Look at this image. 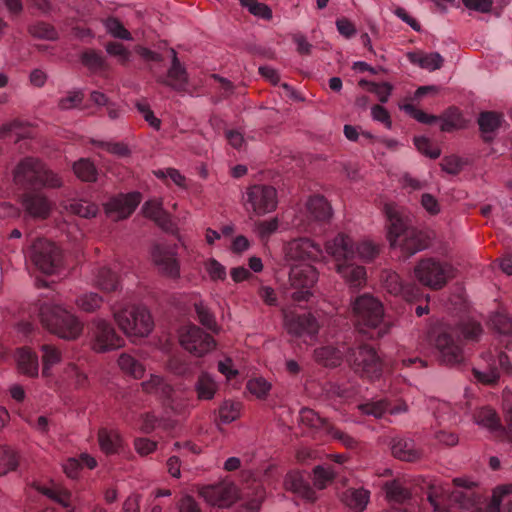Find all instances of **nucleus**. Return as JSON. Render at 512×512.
I'll return each mask as SVG.
<instances>
[{"instance_id": "57", "label": "nucleus", "mask_w": 512, "mask_h": 512, "mask_svg": "<svg viewBox=\"0 0 512 512\" xmlns=\"http://www.w3.org/2000/svg\"><path fill=\"white\" fill-rule=\"evenodd\" d=\"M154 175L163 181L170 179L179 187L185 186L186 178L175 168L158 169L154 171Z\"/></svg>"}, {"instance_id": "31", "label": "nucleus", "mask_w": 512, "mask_h": 512, "mask_svg": "<svg viewBox=\"0 0 512 512\" xmlns=\"http://www.w3.org/2000/svg\"><path fill=\"white\" fill-rule=\"evenodd\" d=\"M94 284L104 292H112L119 288L120 281L115 271L103 266L97 270Z\"/></svg>"}, {"instance_id": "7", "label": "nucleus", "mask_w": 512, "mask_h": 512, "mask_svg": "<svg viewBox=\"0 0 512 512\" xmlns=\"http://www.w3.org/2000/svg\"><path fill=\"white\" fill-rule=\"evenodd\" d=\"M453 484L454 490H451L448 484L443 486L434 482L429 485L427 499L434 512H448L452 503H458L462 508L473 505L474 496L471 489L474 483L455 478Z\"/></svg>"}, {"instance_id": "50", "label": "nucleus", "mask_w": 512, "mask_h": 512, "mask_svg": "<svg viewBox=\"0 0 512 512\" xmlns=\"http://www.w3.org/2000/svg\"><path fill=\"white\" fill-rule=\"evenodd\" d=\"M103 303V298L97 293H85L80 295L77 300V306L88 313L94 312L97 310Z\"/></svg>"}, {"instance_id": "22", "label": "nucleus", "mask_w": 512, "mask_h": 512, "mask_svg": "<svg viewBox=\"0 0 512 512\" xmlns=\"http://www.w3.org/2000/svg\"><path fill=\"white\" fill-rule=\"evenodd\" d=\"M172 55L171 66L165 75L156 78L157 83L170 87L177 92H185L188 87V73L177 57L176 51L170 49Z\"/></svg>"}, {"instance_id": "32", "label": "nucleus", "mask_w": 512, "mask_h": 512, "mask_svg": "<svg viewBox=\"0 0 512 512\" xmlns=\"http://www.w3.org/2000/svg\"><path fill=\"white\" fill-rule=\"evenodd\" d=\"M218 386L213 377L207 372H201L194 384V390L199 400H211L217 392Z\"/></svg>"}, {"instance_id": "5", "label": "nucleus", "mask_w": 512, "mask_h": 512, "mask_svg": "<svg viewBox=\"0 0 512 512\" xmlns=\"http://www.w3.org/2000/svg\"><path fill=\"white\" fill-rule=\"evenodd\" d=\"M15 184L26 191L42 188H60L63 184L61 177L49 169L44 162L37 158L22 159L13 170Z\"/></svg>"}, {"instance_id": "33", "label": "nucleus", "mask_w": 512, "mask_h": 512, "mask_svg": "<svg viewBox=\"0 0 512 512\" xmlns=\"http://www.w3.org/2000/svg\"><path fill=\"white\" fill-rule=\"evenodd\" d=\"M407 57L411 63L431 71L440 69L444 61L442 56L436 52L429 54L423 52H410Z\"/></svg>"}, {"instance_id": "24", "label": "nucleus", "mask_w": 512, "mask_h": 512, "mask_svg": "<svg viewBox=\"0 0 512 512\" xmlns=\"http://www.w3.org/2000/svg\"><path fill=\"white\" fill-rule=\"evenodd\" d=\"M24 211L32 218L45 219L49 216L51 205L47 197L38 190H28L21 195Z\"/></svg>"}, {"instance_id": "59", "label": "nucleus", "mask_w": 512, "mask_h": 512, "mask_svg": "<svg viewBox=\"0 0 512 512\" xmlns=\"http://www.w3.org/2000/svg\"><path fill=\"white\" fill-rule=\"evenodd\" d=\"M205 269L207 273L209 274L211 280L218 281V280H225L227 273L226 268L218 262L214 258H210L205 262Z\"/></svg>"}, {"instance_id": "16", "label": "nucleus", "mask_w": 512, "mask_h": 512, "mask_svg": "<svg viewBox=\"0 0 512 512\" xmlns=\"http://www.w3.org/2000/svg\"><path fill=\"white\" fill-rule=\"evenodd\" d=\"M182 347L191 354L202 357L215 348L214 338L196 325L184 327L180 333Z\"/></svg>"}, {"instance_id": "38", "label": "nucleus", "mask_w": 512, "mask_h": 512, "mask_svg": "<svg viewBox=\"0 0 512 512\" xmlns=\"http://www.w3.org/2000/svg\"><path fill=\"white\" fill-rule=\"evenodd\" d=\"M37 490L47 496L48 498L54 500L65 508L71 507L72 495L69 491L61 489L55 485L45 486V485H37Z\"/></svg>"}, {"instance_id": "41", "label": "nucleus", "mask_w": 512, "mask_h": 512, "mask_svg": "<svg viewBox=\"0 0 512 512\" xmlns=\"http://www.w3.org/2000/svg\"><path fill=\"white\" fill-rule=\"evenodd\" d=\"M389 400L386 398L377 400H368L358 405V409L362 414L381 418L387 413Z\"/></svg>"}, {"instance_id": "35", "label": "nucleus", "mask_w": 512, "mask_h": 512, "mask_svg": "<svg viewBox=\"0 0 512 512\" xmlns=\"http://www.w3.org/2000/svg\"><path fill=\"white\" fill-rule=\"evenodd\" d=\"M369 497L370 493L366 489H349L344 493L343 501L355 512H362L368 504Z\"/></svg>"}, {"instance_id": "26", "label": "nucleus", "mask_w": 512, "mask_h": 512, "mask_svg": "<svg viewBox=\"0 0 512 512\" xmlns=\"http://www.w3.org/2000/svg\"><path fill=\"white\" fill-rule=\"evenodd\" d=\"M284 486L287 490L313 501L316 498L314 489L310 486L305 475L299 471H290L285 476Z\"/></svg>"}, {"instance_id": "37", "label": "nucleus", "mask_w": 512, "mask_h": 512, "mask_svg": "<svg viewBox=\"0 0 512 512\" xmlns=\"http://www.w3.org/2000/svg\"><path fill=\"white\" fill-rule=\"evenodd\" d=\"M65 209L82 218H92L98 213V206L85 199H73L65 205Z\"/></svg>"}, {"instance_id": "30", "label": "nucleus", "mask_w": 512, "mask_h": 512, "mask_svg": "<svg viewBox=\"0 0 512 512\" xmlns=\"http://www.w3.org/2000/svg\"><path fill=\"white\" fill-rule=\"evenodd\" d=\"M17 364L19 370L30 376L35 377L38 375L39 362L38 356L30 348L23 347L17 350Z\"/></svg>"}, {"instance_id": "64", "label": "nucleus", "mask_w": 512, "mask_h": 512, "mask_svg": "<svg viewBox=\"0 0 512 512\" xmlns=\"http://www.w3.org/2000/svg\"><path fill=\"white\" fill-rule=\"evenodd\" d=\"M83 99L84 95L81 91L69 92L68 95L59 99L58 106L62 110H69L80 105Z\"/></svg>"}, {"instance_id": "19", "label": "nucleus", "mask_w": 512, "mask_h": 512, "mask_svg": "<svg viewBox=\"0 0 512 512\" xmlns=\"http://www.w3.org/2000/svg\"><path fill=\"white\" fill-rule=\"evenodd\" d=\"M284 253L290 261H317L322 257V249L318 243L309 238L300 237L287 242Z\"/></svg>"}, {"instance_id": "13", "label": "nucleus", "mask_w": 512, "mask_h": 512, "mask_svg": "<svg viewBox=\"0 0 512 512\" xmlns=\"http://www.w3.org/2000/svg\"><path fill=\"white\" fill-rule=\"evenodd\" d=\"M287 332L295 340L310 344L319 331V323L311 313H288L285 315Z\"/></svg>"}, {"instance_id": "15", "label": "nucleus", "mask_w": 512, "mask_h": 512, "mask_svg": "<svg viewBox=\"0 0 512 512\" xmlns=\"http://www.w3.org/2000/svg\"><path fill=\"white\" fill-rule=\"evenodd\" d=\"M289 281L295 289L292 298L296 302L307 301L311 296L310 289L317 281V271L312 265L301 264L291 267Z\"/></svg>"}, {"instance_id": "36", "label": "nucleus", "mask_w": 512, "mask_h": 512, "mask_svg": "<svg viewBox=\"0 0 512 512\" xmlns=\"http://www.w3.org/2000/svg\"><path fill=\"white\" fill-rule=\"evenodd\" d=\"M98 441L101 450L106 454H114L122 446V440L118 432L102 428L98 432Z\"/></svg>"}, {"instance_id": "17", "label": "nucleus", "mask_w": 512, "mask_h": 512, "mask_svg": "<svg viewBox=\"0 0 512 512\" xmlns=\"http://www.w3.org/2000/svg\"><path fill=\"white\" fill-rule=\"evenodd\" d=\"M151 257L161 275L174 280L180 277V262L175 246L156 243L152 246Z\"/></svg>"}, {"instance_id": "39", "label": "nucleus", "mask_w": 512, "mask_h": 512, "mask_svg": "<svg viewBox=\"0 0 512 512\" xmlns=\"http://www.w3.org/2000/svg\"><path fill=\"white\" fill-rule=\"evenodd\" d=\"M118 365L125 374L135 379L141 378L144 375L145 368L143 364L130 354L122 353L119 356Z\"/></svg>"}, {"instance_id": "3", "label": "nucleus", "mask_w": 512, "mask_h": 512, "mask_svg": "<svg viewBox=\"0 0 512 512\" xmlns=\"http://www.w3.org/2000/svg\"><path fill=\"white\" fill-rule=\"evenodd\" d=\"M384 211L388 225L387 237L392 247H399L407 257L428 247L427 234L410 227L395 207L387 204Z\"/></svg>"}, {"instance_id": "58", "label": "nucleus", "mask_w": 512, "mask_h": 512, "mask_svg": "<svg viewBox=\"0 0 512 512\" xmlns=\"http://www.w3.org/2000/svg\"><path fill=\"white\" fill-rule=\"evenodd\" d=\"M334 473L330 469L322 466H316L313 470V482L318 489H323L334 478Z\"/></svg>"}, {"instance_id": "48", "label": "nucleus", "mask_w": 512, "mask_h": 512, "mask_svg": "<svg viewBox=\"0 0 512 512\" xmlns=\"http://www.w3.org/2000/svg\"><path fill=\"white\" fill-rule=\"evenodd\" d=\"M241 403L238 401L226 400L219 408V417L224 423H231L239 418Z\"/></svg>"}, {"instance_id": "61", "label": "nucleus", "mask_w": 512, "mask_h": 512, "mask_svg": "<svg viewBox=\"0 0 512 512\" xmlns=\"http://www.w3.org/2000/svg\"><path fill=\"white\" fill-rule=\"evenodd\" d=\"M512 494V484L498 486L492 496L489 509L491 512H499L501 503L505 496Z\"/></svg>"}, {"instance_id": "11", "label": "nucleus", "mask_w": 512, "mask_h": 512, "mask_svg": "<svg viewBox=\"0 0 512 512\" xmlns=\"http://www.w3.org/2000/svg\"><path fill=\"white\" fill-rule=\"evenodd\" d=\"M414 275L424 286L433 290L443 288L453 278V267L435 258H423L414 267Z\"/></svg>"}, {"instance_id": "51", "label": "nucleus", "mask_w": 512, "mask_h": 512, "mask_svg": "<svg viewBox=\"0 0 512 512\" xmlns=\"http://www.w3.org/2000/svg\"><path fill=\"white\" fill-rule=\"evenodd\" d=\"M441 130L443 132H451L461 126L462 116L460 111L455 107H450L441 117Z\"/></svg>"}, {"instance_id": "49", "label": "nucleus", "mask_w": 512, "mask_h": 512, "mask_svg": "<svg viewBox=\"0 0 512 512\" xmlns=\"http://www.w3.org/2000/svg\"><path fill=\"white\" fill-rule=\"evenodd\" d=\"M489 324L498 334L505 337L512 336V321L508 316L496 313L490 318Z\"/></svg>"}, {"instance_id": "46", "label": "nucleus", "mask_w": 512, "mask_h": 512, "mask_svg": "<svg viewBox=\"0 0 512 512\" xmlns=\"http://www.w3.org/2000/svg\"><path fill=\"white\" fill-rule=\"evenodd\" d=\"M43 369L42 374L44 377L50 376V368L61 360L60 351L50 344H44L41 347Z\"/></svg>"}, {"instance_id": "25", "label": "nucleus", "mask_w": 512, "mask_h": 512, "mask_svg": "<svg viewBox=\"0 0 512 512\" xmlns=\"http://www.w3.org/2000/svg\"><path fill=\"white\" fill-rule=\"evenodd\" d=\"M487 371L473 369L475 379L483 384H495L500 378V372L511 373L512 367L509 357L505 352H499L497 357L491 359Z\"/></svg>"}, {"instance_id": "45", "label": "nucleus", "mask_w": 512, "mask_h": 512, "mask_svg": "<svg viewBox=\"0 0 512 512\" xmlns=\"http://www.w3.org/2000/svg\"><path fill=\"white\" fill-rule=\"evenodd\" d=\"M194 309L199 322L205 328L212 332L218 331V325L216 323L215 316L203 301L196 302L194 304Z\"/></svg>"}, {"instance_id": "2", "label": "nucleus", "mask_w": 512, "mask_h": 512, "mask_svg": "<svg viewBox=\"0 0 512 512\" xmlns=\"http://www.w3.org/2000/svg\"><path fill=\"white\" fill-rule=\"evenodd\" d=\"M482 333L483 328L479 322L468 320L459 328L445 326L434 329L430 335V341L437 349L442 363L456 365L464 360L461 335L467 341L477 342Z\"/></svg>"}, {"instance_id": "9", "label": "nucleus", "mask_w": 512, "mask_h": 512, "mask_svg": "<svg viewBox=\"0 0 512 512\" xmlns=\"http://www.w3.org/2000/svg\"><path fill=\"white\" fill-rule=\"evenodd\" d=\"M113 315L119 328L131 338L147 337L154 327L149 311L143 306L114 307Z\"/></svg>"}, {"instance_id": "43", "label": "nucleus", "mask_w": 512, "mask_h": 512, "mask_svg": "<svg viewBox=\"0 0 512 512\" xmlns=\"http://www.w3.org/2000/svg\"><path fill=\"white\" fill-rule=\"evenodd\" d=\"M75 175L86 182H94L97 179V168L95 164L86 158H81L73 165Z\"/></svg>"}, {"instance_id": "20", "label": "nucleus", "mask_w": 512, "mask_h": 512, "mask_svg": "<svg viewBox=\"0 0 512 512\" xmlns=\"http://www.w3.org/2000/svg\"><path fill=\"white\" fill-rule=\"evenodd\" d=\"M141 201L139 192L120 194L112 197L105 205V212L108 217L118 221L129 217Z\"/></svg>"}, {"instance_id": "63", "label": "nucleus", "mask_w": 512, "mask_h": 512, "mask_svg": "<svg viewBox=\"0 0 512 512\" xmlns=\"http://www.w3.org/2000/svg\"><path fill=\"white\" fill-rule=\"evenodd\" d=\"M257 232L262 240L268 239L279 227L278 218L263 220L256 223Z\"/></svg>"}, {"instance_id": "10", "label": "nucleus", "mask_w": 512, "mask_h": 512, "mask_svg": "<svg viewBox=\"0 0 512 512\" xmlns=\"http://www.w3.org/2000/svg\"><path fill=\"white\" fill-rule=\"evenodd\" d=\"M25 256L37 270L47 275L56 273L63 263L60 247L45 238L36 239Z\"/></svg>"}, {"instance_id": "56", "label": "nucleus", "mask_w": 512, "mask_h": 512, "mask_svg": "<svg viewBox=\"0 0 512 512\" xmlns=\"http://www.w3.org/2000/svg\"><path fill=\"white\" fill-rule=\"evenodd\" d=\"M414 144L419 152L430 157L431 159H436L441 154L440 149L434 146L433 143L424 136L415 137Z\"/></svg>"}, {"instance_id": "23", "label": "nucleus", "mask_w": 512, "mask_h": 512, "mask_svg": "<svg viewBox=\"0 0 512 512\" xmlns=\"http://www.w3.org/2000/svg\"><path fill=\"white\" fill-rule=\"evenodd\" d=\"M384 287L388 293L400 296L408 302L417 301L421 295V289L414 283H405L395 272H387L384 277Z\"/></svg>"}, {"instance_id": "6", "label": "nucleus", "mask_w": 512, "mask_h": 512, "mask_svg": "<svg viewBox=\"0 0 512 512\" xmlns=\"http://www.w3.org/2000/svg\"><path fill=\"white\" fill-rule=\"evenodd\" d=\"M352 335L354 332L345 336L343 341V348L347 349V362L360 377L369 381L380 379L385 366L383 360L372 346L352 342Z\"/></svg>"}, {"instance_id": "21", "label": "nucleus", "mask_w": 512, "mask_h": 512, "mask_svg": "<svg viewBox=\"0 0 512 512\" xmlns=\"http://www.w3.org/2000/svg\"><path fill=\"white\" fill-rule=\"evenodd\" d=\"M207 503L218 507H229L237 499V487L233 483L221 482L200 490Z\"/></svg>"}, {"instance_id": "29", "label": "nucleus", "mask_w": 512, "mask_h": 512, "mask_svg": "<svg viewBox=\"0 0 512 512\" xmlns=\"http://www.w3.org/2000/svg\"><path fill=\"white\" fill-rule=\"evenodd\" d=\"M308 217L318 222L330 219L332 210L327 200L320 195L310 197L306 205Z\"/></svg>"}, {"instance_id": "14", "label": "nucleus", "mask_w": 512, "mask_h": 512, "mask_svg": "<svg viewBox=\"0 0 512 512\" xmlns=\"http://www.w3.org/2000/svg\"><path fill=\"white\" fill-rule=\"evenodd\" d=\"M92 348L96 352H107L118 349L124 345V339L120 337L114 327L104 319H94L90 324Z\"/></svg>"}, {"instance_id": "1", "label": "nucleus", "mask_w": 512, "mask_h": 512, "mask_svg": "<svg viewBox=\"0 0 512 512\" xmlns=\"http://www.w3.org/2000/svg\"><path fill=\"white\" fill-rule=\"evenodd\" d=\"M326 251L334 258L337 272L352 288H359L366 282V270L356 263V259L370 261L378 254V248L372 242L362 241L355 245L343 233L326 243Z\"/></svg>"}, {"instance_id": "54", "label": "nucleus", "mask_w": 512, "mask_h": 512, "mask_svg": "<svg viewBox=\"0 0 512 512\" xmlns=\"http://www.w3.org/2000/svg\"><path fill=\"white\" fill-rule=\"evenodd\" d=\"M29 33L36 38L54 40L57 37V32L53 26L45 22H37L28 28Z\"/></svg>"}, {"instance_id": "28", "label": "nucleus", "mask_w": 512, "mask_h": 512, "mask_svg": "<svg viewBox=\"0 0 512 512\" xmlns=\"http://www.w3.org/2000/svg\"><path fill=\"white\" fill-rule=\"evenodd\" d=\"M392 455L402 461L413 462L420 457L413 440L404 437H394L390 441Z\"/></svg>"}, {"instance_id": "42", "label": "nucleus", "mask_w": 512, "mask_h": 512, "mask_svg": "<svg viewBox=\"0 0 512 512\" xmlns=\"http://www.w3.org/2000/svg\"><path fill=\"white\" fill-rule=\"evenodd\" d=\"M19 464V456L9 446H0V476L16 470Z\"/></svg>"}, {"instance_id": "40", "label": "nucleus", "mask_w": 512, "mask_h": 512, "mask_svg": "<svg viewBox=\"0 0 512 512\" xmlns=\"http://www.w3.org/2000/svg\"><path fill=\"white\" fill-rule=\"evenodd\" d=\"M300 421L316 431L326 433L330 422L327 419L319 416L314 410L310 408H303L300 411Z\"/></svg>"}, {"instance_id": "44", "label": "nucleus", "mask_w": 512, "mask_h": 512, "mask_svg": "<svg viewBox=\"0 0 512 512\" xmlns=\"http://www.w3.org/2000/svg\"><path fill=\"white\" fill-rule=\"evenodd\" d=\"M502 115L492 111L482 112L478 118L480 130L484 134L492 133L502 124Z\"/></svg>"}, {"instance_id": "53", "label": "nucleus", "mask_w": 512, "mask_h": 512, "mask_svg": "<svg viewBox=\"0 0 512 512\" xmlns=\"http://www.w3.org/2000/svg\"><path fill=\"white\" fill-rule=\"evenodd\" d=\"M272 388L271 383L262 377L252 378L247 382V389L259 399H264Z\"/></svg>"}, {"instance_id": "4", "label": "nucleus", "mask_w": 512, "mask_h": 512, "mask_svg": "<svg viewBox=\"0 0 512 512\" xmlns=\"http://www.w3.org/2000/svg\"><path fill=\"white\" fill-rule=\"evenodd\" d=\"M352 310L359 333L369 338H381L390 330L391 324L385 318L382 303L370 294L358 296Z\"/></svg>"}, {"instance_id": "52", "label": "nucleus", "mask_w": 512, "mask_h": 512, "mask_svg": "<svg viewBox=\"0 0 512 512\" xmlns=\"http://www.w3.org/2000/svg\"><path fill=\"white\" fill-rule=\"evenodd\" d=\"M105 28L113 37L122 40H132L131 33L115 17H108L104 22Z\"/></svg>"}, {"instance_id": "60", "label": "nucleus", "mask_w": 512, "mask_h": 512, "mask_svg": "<svg viewBox=\"0 0 512 512\" xmlns=\"http://www.w3.org/2000/svg\"><path fill=\"white\" fill-rule=\"evenodd\" d=\"M403 110L420 123L433 124L439 120L437 116L429 115L415 107L413 104H405L403 106Z\"/></svg>"}, {"instance_id": "18", "label": "nucleus", "mask_w": 512, "mask_h": 512, "mask_svg": "<svg viewBox=\"0 0 512 512\" xmlns=\"http://www.w3.org/2000/svg\"><path fill=\"white\" fill-rule=\"evenodd\" d=\"M247 202L257 215L270 213L277 207V191L269 185H253L247 190Z\"/></svg>"}, {"instance_id": "62", "label": "nucleus", "mask_w": 512, "mask_h": 512, "mask_svg": "<svg viewBox=\"0 0 512 512\" xmlns=\"http://www.w3.org/2000/svg\"><path fill=\"white\" fill-rule=\"evenodd\" d=\"M106 51L112 56L118 57L120 63L126 64L130 60V51L119 42H109L106 45Z\"/></svg>"}, {"instance_id": "55", "label": "nucleus", "mask_w": 512, "mask_h": 512, "mask_svg": "<svg viewBox=\"0 0 512 512\" xmlns=\"http://www.w3.org/2000/svg\"><path fill=\"white\" fill-rule=\"evenodd\" d=\"M240 4L247 8L248 11L262 19L269 20L272 18V10L264 3L256 0H239Z\"/></svg>"}, {"instance_id": "27", "label": "nucleus", "mask_w": 512, "mask_h": 512, "mask_svg": "<svg viewBox=\"0 0 512 512\" xmlns=\"http://www.w3.org/2000/svg\"><path fill=\"white\" fill-rule=\"evenodd\" d=\"M344 356L347 359V349L343 348V342L337 347L325 345L314 351L315 361L326 367L340 365Z\"/></svg>"}, {"instance_id": "8", "label": "nucleus", "mask_w": 512, "mask_h": 512, "mask_svg": "<svg viewBox=\"0 0 512 512\" xmlns=\"http://www.w3.org/2000/svg\"><path fill=\"white\" fill-rule=\"evenodd\" d=\"M39 316L43 326L61 338L76 339L82 332L81 322L58 304L40 300Z\"/></svg>"}, {"instance_id": "34", "label": "nucleus", "mask_w": 512, "mask_h": 512, "mask_svg": "<svg viewBox=\"0 0 512 512\" xmlns=\"http://www.w3.org/2000/svg\"><path fill=\"white\" fill-rule=\"evenodd\" d=\"M386 497L390 502L404 503L410 499L411 493L409 488L402 480L395 479L387 481L383 486Z\"/></svg>"}, {"instance_id": "47", "label": "nucleus", "mask_w": 512, "mask_h": 512, "mask_svg": "<svg viewBox=\"0 0 512 512\" xmlns=\"http://www.w3.org/2000/svg\"><path fill=\"white\" fill-rule=\"evenodd\" d=\"M474 419L477 424L487 427L491 430H495L500 426L498 415L493 409L489 407H483L479 409L475 413Z\"/></svg>"}, {"instance_id": "12", "label": "nucleus", "mask_w": 512, "mask_h": 512, "mask_svg": "<svg viewBox=\"0 0 512 512\" xmlns=\"http://www.w3.org/2000/svg\"><path fill=\"white\" fill-rule=\"evenodd\" d=\"M141 385L145 392L159 397L163 405L174 414L183 416L188 412V399L177 394L161 376L151 375L150 379L142 382Z\"/></svg>"}]
</instances>
